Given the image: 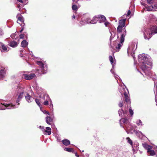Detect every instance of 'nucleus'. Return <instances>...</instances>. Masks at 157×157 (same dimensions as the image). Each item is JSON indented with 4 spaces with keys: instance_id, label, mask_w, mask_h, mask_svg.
Listing matches in <instances>:
<instances>
[{
    "instance_id": "nucleus-38",
    "label": "nucleus",
    "mask_w": 157,
    "mask_h": 157,
    "mask_svg": "<svg viewBox=\"0 0 157 157\" xmlns=\"http://www.w3.org/2000/svg\"><path fill=\"white\" fill-rule=\"evenodd\" d=\"M50 105H49V106L50 107V108H52V111H53V104H52V101H50Z\"/></svg>"
},
{
    "instance_id": "nucleus-3",
    "label": "nucleus",
    "mask_w": 157,
    "mask_h": 157,
    "mask_svg": "<svg viewBox=\"0 0 157 157\" xmlns=\"http://www.w3.org/2000/svg\"><path fill=\"white\" fill-rule=\"evenodd\" d=\"M18 94V97L16 100V102L18 104L14 105L12 104H8L7 103H2L0 100V110H4L6 109H10L17 108L19 105V102L21 100L23 96L24 93V90L23 87L18 86L17 88Z\"/></svg>"
},
{
    "instance_id": "nucleus-36",
    "label": "nucleus",
    "mask_w": 157,
    "mask_h": 157,
    "mask_svg": "<svg viewBox=\"0 0 157 157\" xmlns=\"http://www.w3.org/2000/svg\"><path fill=\"white\" fill-rule=\"evenodd\" d=\"M35 101L36 103L38 105V106H40V100L39 99H35Z\"/></svg>"
},
{
    "instance_id": "nucleus-33",
    "label": "nucleus",
    "mask_w": 157,
    "mask_h": 157,
    "mask_svg": "<svg viewBox=\"0 0 157 157\" xmlns=\"http://www.w3.org/2000/svg\"><path fill=\"white\" fill-rule=\"evenodd\" d=\"M64 150L66 151L69 152L74 151L73 149L71 148H66L64 149Z\"/></svg>"
},
{
    "instance_id": "nucleus-5",
    "label": "nucleus",
    "mask_w": 157,
    "mask_h": 157,
    "mask_svg": "<svg viewBox=\"0 0 157 157\" xmlns=\"http://www.w3.org/2000/svg\"><path fill=\"white\" fill-rule=\"evenodd\" d=\"M124 40H115L113 41L112 45H111V41H110L111 47L113 49L114 52H118L122 46L123 45Z\"/></svg>"
},
{
    "instance_id": "nucleus-55",
    "label": "nucleus",
    "mask_w": 157,
    "mask_h": 157,
    "mask_svg": "<svg viewBox=\"0 0 157 157\" xmlns=\"http://www.w3.org/2000/svg\"><path fill=\"white\" fill-rule=\"evenodd\" d=\"M156 92H157V84H156Z\"/></svg>"
},
{
    "instance_id": "nucleus-19",
    "label": "nucleus",
    "mask_w": 157,
    "mask_h": 157,
    "mask_svg": "<svg viewBox=\"0 0 157 157\" xmlns=\"http://www.w3.org/2000/svg\"><path fill=\"white\" fill-rule=\"evenodd\" d=\"M157 10V4L154 6H151L150 7L148 8L147 9V11H156L157 10Z\"/></svg>"
},
{
    "instance_id": "nucleus-13",
    "label": "nucleus",
    "mask_w": 157,
    "mask_h": 157,
    "mask_svg": "<svg viewBox=\"0 0 157 157\" xmlns=\"http://www.w3.org/2000/svg\"><path fill=\"white\" fill-rule=\"evenodd\" d=\"M18 40L16 41L14 40H10L8 42V45L10 47L14 48L16 47L19 44Z\"/></svg>"
},
{
    "instance_id": "nucleus-45",
    "label": "nucleus",
    "mask_w": 157,
    "mask_h": 157,
    "mask_svg": "<svg viewBox=\"0 0 157 157\" xmlns=\"http://www.w3.org/2000/svg\"><path fill=\"white\" fill-rule=\"evenodd\" d=\"M130 14H131V11H130V10H129L128 11V13H127V16H129L130 15Z\"/></svg>"
},
{
    "instance_id": "nucleus-9",
    "label": "nucleus",
    "mask_w": 157,
    "mask_h": 157,
    "mask_svg": "<svg viewBox=\"0 0 157 157\" xmlns=\"http://www.w3.org/2000/svg\"><path fill=\"white\" fill-rule=\"evenodd\" d=\"M94 20H92L90 22V24H96L97 21L99 23L104 22L106 20L105 17L103 15L94 16L93 17Z\"/></svg>"
},
{
    "instance_id": "nucleus-23",
    "label": "nucleus",
    "mask_w": 157,
    "mask_h": 157,
    "mask_svg": "<svg viewBox=\"0 0 157 157\" xmlns=\"http://www.w3.org/2000/svg\"><path fill=\"white\" fill-rule=\"evenodd\" d=\"M46 122L49 124H50L52 121V119L50 117L47 116L46 117Z\"/></svg>"
},
{
    "instance_id": "nucleus-47",
    "label": "nucleus",
    "mask_w": 157,
    "mask_h": 157,
    "mask_svg": "<svg viewBox=\"0 0 157 157\" xmlns=\"http://www.w3.org/2000/svg\"><path fill=\"white\" fill-rule=\"evenodd\" d=\"M109 23L108 22H106L105 23V25L106 26H107L108 25H109Z\"/></svg>"
},
{
    "instance_id": "nucleus-25",
    "label": "nucleus",
    "mask_w": 157,
    "mask_h": 157,
    "mask_svg": "<svg viewBox=\"0 0 157 157\" xmlns=\"http://www.w3.org/2000/svg\"><path fill=\"white\" fill-rule=\"evenodd\" d=\"M63 144L65 146H68L70 144V141L67 139H65L62 140Z\"/></svg>"
},
{
    "instance_id": "nucleus-12",
    "label": "nucleus",
    "mask_w": 157,
    "mask_h": 157,
    "mask_svg": "<svg viewBox=\"0 0 157 157\" xmlns=\"http://www.w3.org/2000/svg\"><path fill=\"white\" fill-rule=\"evenodd\" d=\"M17 22L20 24L22 27H23L25 25L24 23V18L20 14H18L17 16Z\"/></svg>"
},
{
    "instance_id": "nucleus-40",
    "label": "nucleus",
    "mask_w": 157,
    "mask_h": 157,
    "mask_svg": "<svg viewBox=\"0 0 157 157\" xmlns=\"http://www.w3.org/2000/svg\"><path fill=\"white\" fill-rule=\"evenodd\" d=\"M148 3L149 4L152 3L153 1V0H147Z\"/></svg>"
},
{
    "instance_id": "nucleus-53",
    "label": "nucleus",
    "mask_w": 157,
    "mask_h": 157,
    "mask_svg": "<svg viewBox=\"0 0 157 157\" xmlns=\"http://www.w3.org/2000/svg\"><path fill=\"white\" fill-rule=\"evenodd\" d=\"M52 117H54V114L53 113H52Z\"/></svg>"
},
{
    "instance_id": "nucleus-57",
    "label": "nucleus",
    "mask_w": 157,
    "mask_h": 157,
    "mask_svg": "<svg viewBox=\"0 0 157 157\" xmlns=\"http://www.w3.org/2000/svg\"><path fill=\"white\" fill-rule=\"evenodd\" d=\"M20 7V5H18L17 6V7L18 8H19Z\"/></svg>"
},
{
    "instance_id": "nucleus-35",
    "label": "nucleus",
    "mask_w": 157,
    "mask_h": 157,
    "mask_svg": "<svg viewBox=\"0 0 157 157\" xmlns=\"http://www.w3.org/2000/svg\"><path fill=\"white\" fill-rule=\"evenodd\" d=\"M126 140H127V142L128 143H129L131 146L132 145V144H133L132 141L129 137H127L126 138Z\"/></svg>"
},
{
    "instance_id": "nucleus-28",
    "label": "nucleus",
    "mask_w": 157,
    "mask_h": 157,
    "mask_svg": "<svg viewBox=\"0 0 157 157\" xmlns=\"http://www.w3.org/2000/svg\"><path fill=\"white\" fill-rule=\"evenodd\" d=\"M51 128L49 127H46V130H45V132L46 133V134L48 135H50L51 133Z\"/></svg>"
},
{
    "instance_id": "nucleus-10",
    "label": "nucleus",
    "mask_w": 157,
    "mask_h": 157,
    "mask_svg": "<svg viewBox=\"0 0 157 157\" xmlns=\"http://www.w3.org/2000/svg\"><path fill=\"white\" fill-rule=\"evenodd\" d=\"M126 19L121 20L119 21V25L117 28V32L118 33H120L122 32V30L124 29V27L125 26Z\"/></svg>"
},
{
    "instance_id": "nucleus-20",
    "label": "nucleus",
    "mask_w": 157,
    "mask_h": 157,
    "mask_svg": "<svg viewBox=\"0 0 157 157\" xmlns=\"http://www.w3.org/2000/svg\"><path fill=\"white\" fill-rule=\"evenodd\" d=\"M126 30L125 28H124V29H123V30H122V32H121V36L120 39H124V37L126 36Z\"/></svg>"
},
{
    "instance_id": "nucleus-17",
    "label": "nucleus",
    "mask_w": 157,
    "mask_h": 157,
    "mask_svg": "<svg viewBox=\"0 0 157 157\" xmlns=\"http://www.w3.org/2000/svg\"><path fill=\"white\" fill-rule=\"evenodd\" d=\"M25 98L26 101L28 103H30L32 102L34 98L30 95L28 94H27L25 96Z\"/></svg>"
},
{
    "instance_id": "nucleus-26",
    "label": "nucleus",
    "mask_w": 157,
    "mask_h": 157,
    "mask_svg": "<svg viewBox=\"0 0 157 157\" xmlns=\"http://www.w3.org/2000/svg\"><path fill=\"white\" fill-rule=\"evenodd\" d=\"M21 46L22 47L25 48L27 46L28 42L26 40H23L21 43Z\"/></svg>"
},
{
    "instance_id": "nucleus-60",
    "label": "nucleus",
    "mask_w": 157,
    "mask_h": 157,
    "mask_svg": "<svg viewBox=\"0 0 157 157\" xmlns=\"http://www.w3.org/2000/svg\"><path fill=\"white\" fill-rule=\"evenodd\" d=\"M156 157H157V155H156Z\"/></svg>"
},
{
    "instance_id": "nucleus-22",
    "label": "nucleus",
    "mask_w": 157,
    "mask_h": 157,
    "mask_svg": "<svg viewBox=\"0 0 157 157\" xmlns=\"http://www.w3.org/2000/svg\"><path fill=\"white\" fill-rule=\"evenodd\" d=\"M112 68L110 70V71L114 75L115 78L117 80V82H118V81L117 79H118V78H120V77L116 75L114 72V65H112Z\"/></svg>"
},
{
    "instance_id": "nucleus-1",
    "label": "nucleus",
    "mask_w": 157,
    "mask_h": 157,
    "mask_svg": "<svg viewBox=\"0 0 157 157\" xmlns=\"http://www.w3.org/2000/svg\"><path fill=\"white\" fill-rule=\"evenodd\" d=\"M147 55L145 54H140L138 56V60L140 63L141 68L147 75H150L149 71L152 65V61L149 60Z\"/></svg>"
},
{
    "instance_id": "nucleus-24",
    "label": "nucleus",
    "mask_w": 157,
    "mask_h": 157,
    "mask_svg": "<svg viewBox=\"0 0 157 157\" xmlns=\"http://www.w3.org/2000/svg\"><path fill=\"white\" fill-rule=\"evenodd\" d=\"M142 145L143 147L147 150L151 149L152 148V146L148 145L147 144H143Z\"/></svg>"
},
{
    "instance_id": "nucleus-49",
    "label": "nucleus",
    "mask_w": 157,
    "mask_h": 157,
    "mask_svg": "<svg viewBox=\"0 0 157 157\" xmlns=\"http://www.w3.org/2000/svg\"><path fill=\"white\" fill-rule=\"evenodd\" d=\"M87 157H88L89 156V154H86V155H85Z\"/></svg>"
},
{
    "instance_id": "nucleus-42",
    "label": "nucleus",
    "mask_w": 157,
    "mask_h": 157,
    "mask_svg": "<svg viewBox=\"0 0 157 157\" xmlns=\"http://www.w3.org/2000/svg\"><path fill=\"white\" fill-rule=\"evenodd\" d=\"M43 113H45V114H48V115H50V113H49V112L48 111H44V112H43Z\"/></svg>"
},
{
    "instance_id": "nucleus-34",
    "label": "nucleus",
    "mask_w": 157,
    "mask_h": 157,
    "mask_svg": "<svg viewBox=\"0 0 157 157\" xmlns=\"http://www.w3.org/2000/svg\"><path fill=\"white\" fill-rule=\"evenodd\" d=\"M136 124L137 125H138V126L141 125V126H142V125H143L142 123L141 120H137L136 121Z\"/></svg>"
},
{
    "instance_id": "nucleus-2",
    "label": "nucleus",
    "mask_w": 157,
    "mask_h": 157,
    "mask_svg": "<svg viewBox=\"0 0 157 157\" xmlns=\"http://www.w3.org/2000/svg\"><path fill=\"white\" fill-rule=\"evenodd\" d=\"M120 123L121 127L124 129L127 133L132 134L133 132L139 138H141L143 137V135L142 133L139 130H134L133 126L130 124L127 118L121 119L120 120Z\"/></svg>"
},
{
    "instance_id": "nucleus-30",
    "label": "nucleus",
    "mask_w": 157,
    "mask_h": 157,
    "mask_svg": "<svg viewBox=\"0 0 157 157\" xmlns=\"http://www.w3.org/2000/svg\"><path fill=\"white\" fill-rule=\"evenodd\" d=\"M20 56H21L23 57H24V54H22L21 53H23L24 54H27V56H28V58H29V56H28V54H26V53H25V50H21L20 51Z\"/></svg>"
},
{
    "instance_id": "nucleus-39",
    "label": "nucleus",
    "mask_w": 157,
    "mask_h": 157,
    "mask_svg": "<svg viewBox=\"0 0 157 157\" xmlns=\"http://www.w3.org/2000/svg\"><path fill=\"white\" fill-rule=\"evenodd\" d=\"M25 35V34H20L19 35V37H20V39H23L24 38V35Z\"/></svg>"
},
{
    "instance_id": "nucleus-44",
    "label": "nucleus",
    "mask_w": 157,
    "mask_h": 157,
    "mask_svg": "<svg viewBox=\"0 0 157 157\" xmlns=\"http://www.w3.org/2000/svg\"><path fill=\"white\" fill-rule=\"evenodd\" d=\"M3 31L1 29H0V35H2L3 34Z\"/></svg>"
},
{
    "instance_id": "nucleus-46",
    "label": "nucleus",
    "mask_w": 157,
    "mask_h": 157,
    "mask_svg": "<svg viewBox=\"0 0 157 157\" xmlns=\"http://www.w3.org/2000/svg\"><path fill=\"white\" fill-rule=\"evenodd\" d=\"M118 105L120 107H121L123 106V104H122V103L121 102H120L119 103Z\"/></svg>"
},
{
    "instance_id": "nucleus-61",
    "label": "nucleus",
    "mask_w": 157,
    "mask_h": 157,
    "mask_svg": "<svg viewBox=\"0 0 157 157\" xmlns=\"http://www.w3.org/2000/svg\"><path fill=\"white\" fill-rule=\"evenodd\" d=\"M73 1H74V0H72Z\"/></svg>"
},
{
    "instance_id": "nucleus-15",
    "label": "nucleus",
    "mask_w": 157,
    "mask_h": 157,
    "mask_svg": "<svg viewBox=\"0 0 157 157\" xmlns=\"http://www.w3.org/2000/svg\"><path fill=\"white\" fill-rule=\"evenodd\" d=\"M43 98L44 99L46 100L44 102V104L45 105H48V101H51V100L48 94H44Z\"/></svg>"
},
{
    "instance_id": "nucleus-58",
    "label": "nucleus",
    "mask_w": 157,
    "mask_h": 157,
    "mask_svg": "<svg viewBox=\"0 0 157 157\" xmlns=\"http://www.w3.org/2000/svg\"><path fill=\"white\" fill-rule=\"evenodd\" d=\"M27 49L28 50V51H29V48H27Z\"/></svg>"
},
{
    "instance_id": "nucleus-29",
    "label": "nucleus",
    "mask_w": 157,
    "mask_h": 157,
    "mask_svg": "<svg viewBox=\"0 0 157 157\" xmlns=\"http://www.w3.org/2000/svg\"><path fill=\"white\" fill-rule=\"evenodd\" d=\"M147 152L148 153H149L150 155L153 156L155 155V153L154 150L151 149L147 150Z\"/></svg>"
},
{
    "instance_id": "nucleus-14",
    "label": "nucleus",
    "mask_w": 157,
    "mask_h": 157,
    "mask_svg": "<svg viewBox=\"0 0 157 157\" xmlns=\"http://www.w3.org/2000/svg\"><path fill=\"white\" fill-rule=\"evenodd\" d=\"M0 48L2 52H6L9 50V48L4 44L0 43Z\"/></svg>"
},
{
    "instance_id": "nucleus-8",
    "label": "nucleus",
    "mask_w": 157,
    "mask_h": 157,
    "mask_svg": "<svg viewBox=\"0 0 157 157\" xmlns=\"http://www.w3.org/2000/svg\"><path fill=\"white\" fill-rule=\"evenodd\" d=\"M119 90L121 95L124 94L126 102L128 104H130L131 102L129 97L128 95L129 92L128 89L127 88H124V87H120L119 88Z\"/></svg>"
},
{
    "instance_id": "nucleus-37",
    "label": "nucleus",
    "mask_w": 157,
    "mask_h": 157,
    "mask_svg": "<svg viewBox=\"0 0 157 157\" xmlns=\"http://www.w3.org/2000/svg\"><path fill=\"white\" fill-rule=\"evenodd\" d=\"M129 112L131 116H132L133 114V112L132 110L130 108L129 109Z\"/></svg>"
},
{
    "instance_id": "nucleus-11",
    "label": "nucleus",
    "mask_w": 157,
    "mask_h": 157,
    "mask_svg": "<svg viewBox=\"0 0 157 157\" xmlns=\"http://www.w3.org/2000/svg\"><path fill=\"white\" fill-rule=\"evenodd\" d=\"M24 73L23 74L22 78H24L25 79L27 80H30L32 79L36 76V75L34 73H30V74H28L24 72Z\"/></svg>"
},
{
    "instance_id": "nucleus-41",
    "label": "nucleus",
    "mask_w": 157,
    "mask_h": 157,
    "mask_svg": "<svg viewBox=\"0 0 157 157\" xmlns=\"http://www.w3.org/2000/svg\"><path fill=\"white\" fill-rule=\"evenodd\" d=\"M11 38L13 39L14 38H15V39H16L17 38L16 37V38H15V34H12L11 35Z\"/></svg>"
},
{
    "instance_id": "nucleus-56",
    "label": "nucleus",
    "mask_w": 157,
    "mask_h": 157,
    "mask_svg": "<svg viewBox=\"0 0 157 157\" xmlns=\"http://www.w3.org/2000/svg\"><path fill=\"white\" fill-rule=\"evenodd\" d=\"M30 56H32V57L33 56V54H31H31H30Z\"/></svg>"
},
{
    "instance_id": "nucleus-18",
    "label": "nucleus",
    "mask_w": 157,
    "mask_h": 157,
    "mask_svg": "<svg viewBox=\"0 0 157 157\" xmlns=\"http://www.w3.org/2000/svg\"><path fill=\"white\" fill-rule=\"evenodd\" d=\"M119 116L121 117H125L127 112H124L122 109H120L118 111Z\"/></svg>"
},
{
    "instance_id": "nucleus-21",
    "label": "nucleus",
    "mask_w": 157,
    "mask_h": 157,
    "mask_svg": "<svg viewBox=\"0 0 157 157\" xmlns=\"http://www.w3.org/2000/svg\"><path fill=\"white\" fill-rule=\"evenodd\" d=\"M139 144L137 142L134 143V144L132 145V150L134 151L138 149Z\"/></svg>"
},
{
    "instance_id": "nucleus-6",
    "label": "nucleus",
    "mask_w": 157,
    "mask_h": 157,
    "mask_svg": "<svg viewBox=\"0 0 157 157\" xmlns=\"http://www.w3.org/2000/svg\"><path fill=\"white\" fill-rule=\"evenodd\" d=\"M137 42L136 41H132L129 43L127 50V52L128 55H131L133 58H135V51L137 48Z\"/></svg>"
},
{
    "instance_id": "nucleus-62",
    "label": "nucleus",
    "mask_w": 157,
    "mask_h": 157,
    "mask_svg": "<svg viewBox=\"0 0 157 157\" xmlns=\"http://www.w3.org/2000/svg\"><path fill=\"white\" fill-rule=\"evenodd\" d=\"M156 105H157V104H156Z\"/></svg>"
},
{
    "instance_id": "nucleus-59",
    "label": "nucleus",
    "mask_w": 157,
    "mask_h": 157,
    "mask_svg": "<svg viewBox=\"0 0 157 157\" xmlns=\"http://www.w3.org/2000/svg\"><path fill=\"white\" fill-rule=\"evenodd\" d=\"M82 152H84V150H82Z\"/></svg>"
},
{
    "instance_id": "nucleus-52",
    "label": "nucleus",
    "mask_w": 157,
    "mask_h": 157,
    "mask_svg": "<svg viewBox=\"0 0 157 157\" xmlns=\"http://www.w3.org/2000/svg\"><path fill=\"white\" fill-rule=\"evenodd\" d=\"M23 29H24V28H22V29H21V30L20 31V32L21 33L23 31Z\"/></svg>"
},
{
    "instance_id": "nucleus-7",
    "label": "nucleus",
    "mask_w": 157,
    "mask_h": 157,
    "mask_svg": "<svg viewBox=\"0 0 157 157\" xmlns=\"http://www.w3.org/2000/svg\"><path fill=\"white\" fill-rule=\"evenodd\" d=\"M36 63L37 65L40 67V71L37 70L36 73H37L38 75H41L42 74H45L46 73L47 71V66L46 64L45 63H44L40 61L37 62Z\"/></svg>"
},
{
    "instance_id": "nucleus-48",
    "label": "nucleus",
    "mask_w": 157,
    "mask_h": 157,
    "mask_svg": "<svg viewBox=\"0 0 157 157\" xmlns=\"http://www.w3.org/2000/svg\"><path fill=\"white\" fill-rule=\"evenodd\" d=\"M17 0L18 1H19V2H21V3H23V2L22 1V0Z\"/></svg>"
},
{
    "instance_id": "nucleus-43",
    "label": "nucleus",
    "mask_w": 157,
    "mask_h": 157,
    "mask_svg": "<svg viewBox=\"0 0 157 157\" xmlns=\"http://www.w3.org/2000/svg\"><path fill=\"white\" fill-rule=\"evenodd\" d=\"M39 128L43 130H44V127L43 126H40Z\"/></svg>"
},
{
    "instance_id": "nucleus-50",
    "label": "nucleus",
    "mask_w": 157,
    "mask_h": 157,
    "mask_svg": "<svg viewBox=\"0 0 157 157\" xmlns=\"http://www.w3.org/2000/svg\"><path fill=\"white\" fill-rule=\"evenodd\" d=\"M72 17L73 19H75V15H73V16Z\"/></svg>"
},
{
    "instance_id": "nucleus-4",
    "label": "nucleus",
    "mask_w": 157,
    "mask_h": 157,
    "mask_svg": "<svg viewBox=\"0 0 157 157\" xmlns=\"http://www.w3.org/2000/svg\"><path fill=\"white\" fill-rule=\"evenodd\" d=\"M157 33V27L156 25H152L145 31L144 38L145 39H150L154 34Z\"/></svg>"
},
{
    "instance_id": "nucleus-51",
    "label": "nucleus",
    "mask_w": 157,
    "mask_h": 157,
    "mask_svg": "<svg viewBox=\"0 0 157 157\" xmlns=\"http://www.w3.org/2000/svg\"><path fill=\"white\" fill-rule=\"evenodd\" d=\"M75 156L77 157H79V155H78L77 153H75Z\"/></svg>"
},
{
    "instance_id": "nucleus-27",
    "label": "nucleus",
    "mask_w": 157,
    "mask_h": 157,
    "mask_svg": "<svg viewBox=\"0 0 157 157\" xmlns=\"http://www.w3.org/2000/svg\"><path fill=\"white\" fill-rule=\"evenodd\" d=\"M51 128L49 127H46V130H45V132L46 133V134L48 135H50L51 133Z\"/></svg>"
},
{
    "instance_id": "nucleus-31",
    "label": "nucleus",
    "mask_w": 157,
    "mask_h": 157,
    "mask_svg": "<svg viewBox=\"0 0 157 157\" xmlns=\"http://www.w3.org/2000/svg\"><path fill=\"white\" fill-rule=\"evenodd\" d=\"M109 59L112 65H114L115 63L113 64V59L112 56H110L109 57Z\"/></svg>"
},
{
    "instance_id": "nucleus-16",
    "label": "nucleus",
    "mask_w": 157,
    "mask_h": 157,
    "mask_svg": "<svg viewBox=\"0 0 157 157\" xmlns=\"http://www.w3.org/2000/svg\"><path fill=\"white\" fill-rule=\"evenodd\" d=\"M6 74V71L5 68L1 66L0 69V80L2 79L4 77Z\"/></svg>"
},
{
    "instance_id": "nucleus-54",
    "label": "nucleus",
    "mask_w": 157,
    "mask_h": 157,
    "mask_svg": "<svg viewBox=\"0 0 157 157\" xmlns=\"http://www.w3.org/2000/svg\"><path fill=\"white\" fill-rule=\"evenodd\" d=\"M57 141L58 142H60V140L59 139H57Z\"/></svg>"
},
{
    "instance_id": "nucleus-32",
    "label": "nucleus",
    "mask_w": 157,
    "mask_h": 157,
    "mask_svg": "<svg viewBox=\"0 0 157 157\" xmlns=\"http://www.w3.org/2000/svg\"><path fill=\"white\" fill-rule=\"evenodd\" d=\"M72 8L73 10L75 11H77L78 9L77 6L75 5H72Z\"/></svg>"
}]
</instances>
